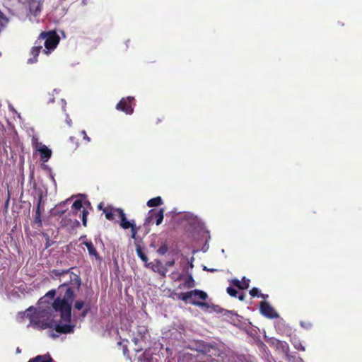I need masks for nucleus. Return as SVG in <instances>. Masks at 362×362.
<instances>
[{"label": "nucleus", "instance_id": "nucleus-45", "mask_svg": "<svg viewBox=\"0 0 362 362\" xmlns=\"http://www.w3.org/2000/svg\"><path fill=\"white\" fill-rule=\"evenodd\" d=\"M87 204H88V206H90V202H87Z\"/></svg>", "mask_w": 362, "mask_h": 362}, {"label": "nucleus", "instance_id": "nucleus-26", "mask_svg": "<svg viewBox=\"0 0 362 362\" xmlns=\"http://www.w3.org/2000/svg\"><path fill=\"white\" fill-rule=\"evenodd\" d=\"M227 293L228 295H230L231 297H237L238 296V291L233 287L228 286L226 289Z\"/></svg>", "mask_w": 362, "mask_h": 362}, {"label": "nucleus", "instance_id": "nucleus-37", "mask_svg": "<svg viewBox=\"0 0 362 362\" xmlns=\"http://www.w3.org/2000/svg\"><path fill=\"white\" fill-rule=\"evenodd\" d=\"M133 342L134 343V344L136 346L138 345V343L139 341V339L137 338V337H134L133 339H132Z\"/></svg>", "mask_w": 362, "mask_h": 362}, {"label": "nucleus", "instance_id": "nucleus-12", "mask_svg": "<svg viewBox=\"0 0 362 362\" xmlns=\"http://www.w3.org/2000/svg\"><path fill=\"white\" fill-rule=\"evenodd\" d=\"M151 264H152L151 269L155 272H157V273L160 274L163 276H165V274H166V273L168 272V269H167V268L163 266V264L160 262V261L155 260V262L153 263H151Z\"/></svg>", "mask_w": 362, "mask_h": 362}, {"label": "nucleus", "instance_id": "nucleus-22", "mask_svg": "<svg viewBox=\"0 0 362 362\" xmlns=\"http://www.w3.org/2000/svg\"><path fill=\"white\" fill-rule=\"evenodd\" d=\"M83 208V202L80 199L76 200L72 205L74 211H80Z\"/></svg>", "mask_w": 362, "mask_h": 362}, {"label": "nucleus", "instance_id": "nucleus-14", "mask_svg": "<svg viewBox=\"0 0 362 362\" xmlns=\"http://www.w3.org/2000/svg\"><path fill=\"white\" fill-rule=\"evenodd\" d=\"M182 220L187 221L188 224L194 226L198 222V218L197 216L191 213H186L182 216Z\"/></svg>", "mask_w": 362, "mask_h": 362}, {"label": "nucleus", "instance_id": "nucleus-43", "mask_svg": "<svg viewBox=\"0 0 362 362\" xmlns=\"http://www.w3.org/2000/svg\"><path fill=\"white\" fill-rule=\"evenodd\" d=\"M181 279V275L179 276V277L177 279V280H180Z\"/></svg>", "mask_w": 362, "mask_h": 362}, {"label": "nucleus", "instance_id": "nucleus-35", "mask_svg": "<svg viewBox=\"0 0 362 362\" xmlns=\"http://www.w3.org/2000/svg\"><path fill=\"white\" fill-rule=\"evenodd\" d=\"M250 279H246L245 277H243V279H242L241 284L247 283L248 286H249L250 285Z\"/></svg>", "mask_w": 362, "mask_h": 362}, {"label": "nucleus", "instance_id": "nucleus-9", "mask_svg": "<svg viewBox=\"0 0 362 362\" xmlns=\"http://www.w3.org/2000/svg\"><path fill=\"white\" fill-rule=\"evenodd\" d=\"M71 320L68 322L62 320V317H60L59 323L56 324L54 327V329L57 333L59 334H68L74 332V326L71 325Z\"/></svg>", "mask_w": 362, "mask_h": 362}, {"label": "nucleus", "instance_id": "nucleus-28", "mask_svg": "<svg viewBox=\"0 0 362 362\" xmlns=\"http://www.w3.org/2000/svg\"><path fill=\"white\" fill-rule=\"evenodd\" d=\"M32 144H33V147L35 148V150H37V148H39L40 146L42 145V143L38 141L37 137H36L35 136H33L32 137Z\"/></svg>", "mask_w": 362, "mask_h": 362}, {"label": "nucleus", "instance_id": "nucleus-36", "mask_svg": "<svg viewBox=\"0 0 362 362\" xmlns=\"http://www.w3.org/2000/svg\"><path fill=\"white\" fill-rule=\"evenodd\" d=\"M214 310L216 311V312H218V313H221V311L223 310L222 309H221L218 305H215L214 306Z\"/></svg>", "mask_w": 362, "mask_h": 362}, {"label": "nucleus", "instance_id": "nucleus-20", "mask_svg": "<svg viewBox=\"0 0 362 362\" xmlns=\"http://www.w3.org/2000/svg\"><path fill=\"white\" fill-rule=\"evenodd\" d=\"M232 284L238 287L240 289L244 290L248 288V284H241V281L238 280V279H234L232 280Z\"/></svg>", "mask_w": 362, "mask_h": 362}, {"label": "nucleus", "instance_id": "nucleus-23", "mask_svg": "<svg viewBox=\"0 0 362 362\" xmlns=\"http://www.w3.org/2000/svg\"><path fill=\"white\" fill-rule=\"evenodd\" d=\"M56 295V290H50L49 291H48L47 293V294L42 298H40V302H42V300H45V298H49L50 300H52L54 299V296Z\"/></svg>", "mask_w": 362, "mask_h": 362}, {"label": "nucleus", "instance_id": "nucleus-25", "mask_svg": "<svg viewBox=\"0 0 362 362\" xmlns=\"http://www.w3.org/2000/svg\"><path fill=\"white\" fill-rule=\"evenodd\" d=\"M168 250V245L166 243L163 244L157 250V252L160 255H164Z\"/></svg>", "mask_w": 362, "mask_h": 362}, {"label": "nucleus", "instance_id": "nucleus-39", "mask_svg": "<svg viewBox=\"0 0 362 362\" xmlns=\"http://www.w3.org/2000/svg\"><path fill=\"white\" fill-rule=\"evenodd\" d=\"M141 350H143V348L141 346H138L136 349H135V351L136 352H139L141 351Z\"/></svg>", "mask_w": 362, "mask_h": 362}, {"label": "nucleus", "instance_id": "nucleus-27", "mask_svg": "<svg viewBox=\"0 0 362 362\" xmlns=\"http://www.w3.org/2000/svg\"><path fill=\"white\" fill-rule=\"evenodd\" d=\"M86 303L83 302V300H76L74 303V308L78 310H80L83 308V306L86 307Z\"/></svg>", "mask_w": 362, "mask_h": 362}, {"label": "nucleus", "instance_id": "nucleus-21", "mask_svg": "<svg viewBox=\"0 0 362 362\" xmlns=\"http://www.w3.org/2000/svg\"><path fill=\"white\" fill-rule=\"evenodd\" d=\"M183 286L186 288H191L194 287V280L193 277L190 275L188 276L187 279H186L183 284Z\"/></svg>", "mask_w": 362, "mask_h": 362}, {"label": "nucleus", "instance_id": "nucleus-38", "mask_svg": "<svg viewBox=\"0 0 362 362\" xmlns=\"http://www.w3.org/2000/svg\"><path fill=\"white\" fill-rule=\"evenodd\" d=\"M103 206H104V204L103 202L100 203L98 206V208L100 209V210H103L105 209L103 208Z\"/></svg>", "mask_w": 362, "mask_h": 362}, {"label": "nucleus", "instance_id": "nucleus-11", "mask_svg": "<svg viewBox=\"0 0 362 362\" xmlns=\"http://www.w3.org/2000/svg\"><path fill=\"white\" fill-rule=\"evenodd\" d=\"M40 153V158L42 161L47 162L51 157L52 151L45 145H42L36 150Z\"/></svg>", "mask_w": 362, "mask_h": 362}, {"label": "nucleus", "instance_id": "nucleus-30", "mask_svg": "<svg viewBox=\"0 0 362 362\" xmlns=\"http://www.w3.org/2000/svg\"><path fill=\"white\" fill-rule=\"evenodd\" d=\"M90 305L89 303H88L87 304H86V308H85L84 310L82 313V316L85 317L88 314V313L90 310Z\"/></svg>", "mask_w": 362, "mask_h": 362}, {"label": "nucleus", "instance_id": "nucleus-29", "mask_svg": "<svg viewBox=\"0 0 362 362\" xmlns=\"http://www.w3.org/2000/svg\"><path fill=\"white\" fill-rule=\"evenodd\" d=\"M250 294L252 297H259V289L257 288H252L250 291Z\"/></svg>", "mask_w": 362, "mask_h": 362}, {"label": "nucleus", "instance_id": "nucleus-1", "mask_svg": "<svg viewBox=\"0 0 362 362\" xmlns=\"http://www.w3.org/2000/svg\"><path fill=\"white\" fill-rule=\"evenodd\" d=\"M71 267L68 269H52V276L60 277L69 274V281L64 282L58 286V296L52 303V308L56 312L61 313L62 320L68 322L71 317V305L75 296V291L81 287V280L78 275L71 272Z\"/></svg>", "mask_w": 362, "mask_h": 362}, {"label": "nucleus", "instance_id": "nucleus-40", "mask_svg": "<svg viewBox=\"0 0 362 362\" xmlns=\"http://www.w3.org/2000/svg\"><path fill=\"white\" fill-rule=\"evenodd\" d=\"M259 297H261L264 299H266V298L268 297V295H265V294H259Z\"/></svg>", "mask_w": 362, "mask_h": 362}, {"label": "nucleus", "instance_id": "nucleus-19", "mask_svg": "<svg viewBox=\"0 0 362 362\" xmlns=\"http://www.w3.org/2000/svg\"><path fill=\"white\" fill-rule=\"evenodd\" d=\"M136 251L138 257H140L143 262H146L148 261L147 256L144 254L141 246L138 244L136 245Z\"/></svg>", "mask_w": 362, "mask_h": 362}, {"label": "nucleus", "instance_id": "nucleus-10", "mask_svg": "<svg viewBox=\"0 0 362 362\" xmlns=\"http://www.w3.org/2000/svg\"><path fill=\"white\" fill-rule=\"evenodd\" d=\"M122 222L120 223V226L123 229L131 228V237L132 238L136 240V235L138 232V228H136L134 221H129L127 219L126 216L122 215Z\"/></svg>", "mask_w": 362, "mask_h": 362}, {"label": "nucleus", "instance_id": "nucleus-42", "mask_svg": "<svg viewBox=\"0 0 362 362\" xmlns=\"http://www.w3.org/2000/svg\"><path fill=\"white\" fill-rule=\"evenodd\" d=\"M16 351H17V353H18V354H19V353H21V349H20L19 348H18V349H17V350H16Z\"/></svg>", "mask_w": 362, "mask_h": 362}, {"label": "nucleus", "instance_id": "nucleus-8", "mask_svg": "<svg viewBox=\"0 0 362 362\" xmlns=\"http://www.w3.org/2000/svg\"><path fill=\"white\" fill-rule=\"evenodd\" d=\"M164 209H160L159 210L151 209L148 211V217L146 221L148 222L151 221L152 220H156V224L159 226L162 223L164 218Z\"/></svg>", "mask_w": 362, "mask_h": 362}, {"label": "nucleus", "instance_id": "nucleus-18", "mask_svg": "<svg viewBox=\"0 0 362 362\" xmlns=\"http://www.w3.org/2000/svg\"><path fill=\"white\" fill-rule=\"evenodd\" d=\"M148 330L147 327L144 325H139L136 328L137 335L141 339L146 338V334H148Z\"/></svg>", "mask_w": 362, "mask_h": 362}, {"label": "nucleus", "instance_id": "nucleus-7", "mask_svg": "<svg viewBox=\"0 0 362 362\" xmlns=\"http://www.w3.org/2000/svg\"><path fill=\"white\" fill-rule=\"evenodd\" d=\"M199 351L203 354L209 356L211 361H213L214 357L219 355V349L218 347L209 344H202L200 346Z\"/></svg>", "mask_w": 362, "mask_h": 362}, {"label": "nucleus", "instance_id": "nucleus-34", "mask_svg": "<svg viewBox=\"0 0 362 362\" xmlns=\"http://www.w3.org/2000/svg\"><path fill=\"white\" fill-rule=\"evenodd\" d=\"M237 297L238 298V299L241 301L244 300H245V294L244 293H240V295L237 296Z\"/></svg>", "mask_w": 362, "mask_h": 362}, {"label": "nucleus", "instance_id": "nucleus-13", "mask_svg": "<svg viewBox=\"0 0 362 362\" xmlns=\"http://www.w3.org/2000/svg\"><path fill=\"white\" fill-rule=\"evenodd\" d=\"M83 245H85L86 247H87L88 253L90 256H93V257H95L96 259L100 258L99 254L98 253L95 247H94V245L91 241H85V242H83Z\"/></svg>", "mask_w": 362, "mask_h": 362}, {"label": "nucleus", "instance_id": "nucleus-3", "mask_svg": "<svg viewBox=\"0 0 362 362\" xmlns=\"http://www.w3.org/2000/svg\"><path fill=\"white\" fill-rule=\"evenodd\" d=\"M36 197H35L34 204H36L35 214L33 217V226L37 228L42 227L41 220V203L42 199V194L40 191L35 189Z\"/></svg>", "mask_w": 362, "mask_h": 362}, {"label": "nucleus", "instance_id": "nucleus-16", "mask_svg": "<svg viewBox=\"0 0 362 362\" xmlns=\"http://www.w3.org/2000/svg\"><path fill=\"white\" fill-rule=\"evenodd\" d=\"M163 199L160 197H154V198H152V199H150L146 204L148 207H156V206H160L161 204H163Z\"/></svg>", "mask_w": 362, "mask_h": 362}, {"label": "nucleus", "instance_id": "nucleus-31", "mask_svg": "<svg viewBox=\"0 0 362 362\" xmlns=\"http://www.w3.org/2000/svg\"><path fill=\"white\" fill-rule=\"evenodd\" d=\"M69 141L74 144V148H76L78 146V141L75 137L70 136Z\"/></svg>", "mask_w": 362, "mask_h": 362}, {"label": "nucleus", "instance_id": "nucleus-17", "mask_svg": "<svg viewBox=\"0 0 362 362\" xmlns=\"http://www.w3.org/2000/svg\"><path fill=\"white\" fill-rule=\"evenodd\" d=\"M30 323L33 324L35 327H40L41 329H45L47 327H52V323H47L42 322L40 325L39 320H35V317H33L30 319Z\"/></svg>", "mask_w": 362, "mask_h": 362}, {"label": "nucleus", "instance_id": "nucleus-6", "mask_svg": "<svg viewBox=\"0 0 362 362\" xmlns=\"http://www.w3.org/2000/svg\"><path fill=\"white\" fill-rule=\"evenodd\" d=\"M259 310L262 315L269 319L278 318L279 317L274 308L267 301L260 302Z\"/></svg>", "mask_w": 362, "mask_h": 362}, {"label": "nucleus", "instance_id": "nucleus-24", "mask_svg": "<svg viewBox=\"0 0 362 362\" xmlns=\"http://www.w3.org/2000/svg\"><path fill=\"white\" fill-rule=\"evenodd\" d=\"M88 211L86 209H83L82 212H81V214H80V217L81 218V220H82V222H83V225L84 226H87V216H88Z\"/></svg>", "mask_w": 362, "mask_h": 362}, {"label": "nucleus", "instance_id": "nucleus-5", "mask_svg": "<svg viewBox=\"0 0 362 362\" xmlns=\"http://www.w3.org/2000/svg\"><path fill=\"white\" fill-rule=\"evenodd\" d=\"M103 213L105 215L106 219L109 221H115V217L118 216L120 220L119 223L122 222V215L126 216L124 211L122 209L114 208L111 206L105 207V209H103Z\"/></svg>", "mask_w": 362, "mask_h": 362}, {"label": "nucleus", "instance_id": "nucleus-41", "mask_svg": "<svg viewBox=\"0 0 362 362\" xmlns=\"http://www.w3.org/2000/svg\"><path fill=\"white\" fill-rule=\"evenodd\" d=\"M66 210H62L61 211H58L57 214L59 215V216H62L63 215L64 213H65Z\"/></svg>", "mask_w": 362, "mask_h": 362}, {"label": "nucleus", "instance_id": "nucleus-4", "mask_svg": "<svg viewBox=\"0 0 362 362\" xmlns=\"http://www.w3.org/2000/svg\"><path fill=\"white\" fill-rule=\"evenodd\" d=\"M135 105V99L134 97L122 98L117 104L116 108L122 111L127 115H132L134 112V106Z\"/></svg>", "mask_w": 362, "mask_h": 362}, {"label": "nucleus", "instance_id": "nucleus-15", "mask_svg": "<svg viewBox=\"0 0 362 362\" xmlns=\"http://www.w3.org/2000/svg\"><path fill=\"white\" fill-rule=\"evenodd\" d=\"M28 362H55L49 354L37 356L29 360Z\"/></svg>", "mask_w": 362, "mask_h": 362}, {"label": "nucleus", "instance_id": "nucleus-32", "mask_svg": "<svg viewBox=\"0 0 362 362\" xmlns=\"http://www.w3.org/2000/svg\"><path fill=\"white\" fill-rule=\"evenodd\" d=\"M175 259H172L170 261H168L166 263H165V267L167 268V267H173L174 264H175Z\"/></svg>", "mask_w": 362, "mask_h": 362}, {"label": "nucleus", "instance_id": "nucleus-2", "mask_svg": "<svg viewBox=\"0 0 362 362\" xmlns=\"http://www.w3.org/2000/svg\"><path fill=\"white\" fill-rule=\"evenodd\" d=\"M192 298H194L190 302L192 305L199 307H209L208 304L204 302L208 298V295L203 291L194 289L188 292L182 293L179 296V298L185 302H187Z\"/></svg>", "mask_w": 362, "mask_h": 362}, {"label": "nucleus", "instance_id": "nucleus-44", "mask_svg": "<svg viewBox=\"0 0 362 362\" xmlns=\"http://www.w3.org/2000/svg\"><path fill=\"white\" fill-rule=\"evenodd\" d=\"M286 346V349H288V345L287 344H285Z\"/></svg>", "mask_w": 362, "mask_h": 362}, {"label": "nucleus", "instance_id": "nucleus-33", "mask_svg": "<svg viewBox=\"0 0 362 362\" xmlns=\"http://www.w3.org/2000/svg\"><path fill=\"white\" fill-rule=\"evenodd\" d=\"M81 134L83 135V139L87 141H90V138L87 136L86 131L83 130Z\"/></svg>", "mask_w": 362, "mask_h": 362}]
</instances>
